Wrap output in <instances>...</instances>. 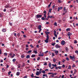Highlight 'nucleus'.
Returning <instances> with one entry per match:
<instances>
[{"instance_id": "49530a36", "label": "nucleus", "mask_w": 78, "mask_h": 78, "mask_svg": "<svg viewBox=\"0 0 78 78\" xmlns=\"http://www.w3.org/2000/svg\"><path fill=\"white\" fill-rule=\"evenodd\" d=\"M45 14H46V12H47L45 10H44V12H43Z\"/></svg>"}, {"instance_id": "f03ea898", "label": "nucleus", "mask_w": 78, "mask_h": 78, "mask_svg": "<svg viewBox=\"0 0 78 78\" xmlns=\"http://www.w3.org/2000/svg\"><path fill=\"white\" fill-rule=\"evenodd\" d=\"M66 44V42L64 40H62V41L61 42V44L62 45H64Z\"/></svg>"}, {"instance_id": "4468645a", "label": "nucleus", "mask_w": 78, "mask_h": 78, "mask_svg": "<svg viewBox=\"0 0 78 78\" xmlns=\"http://www.w3.org/2000/svg\"><path fill=\"white\" fill-rule=\"evenodd\" d=\"M34 53L35 54H37V51H36V50H34Z\"/></svg>"}, {"instance_id": "bb28decb", "label": "nucleus", "mask_w": 78, "mask_h": 78, "mask_svg": "<svg viewBox=\"0 0 78 78\" xmlns=\"http://www.w3.org/2000/svg\"><path fill=\"white\" fill-rule=\"evenodd\" d=\"M12 61H13V62H16V59L15 58H14L12 60Z\"/></svg>"}, {"instance_id": "8fccbe9b", "label": "nucleus", "mask_w": 78, "mask_h": 78, "mask_svg": "<svg viewBox=\"0 0 78 78\" xmlns=\"http://www.w3.org/2000/svg\"><path fill=\"white\" fill-rule=\"evenodd\" d=\"M60 7H58V11H59V10H60Z\"/></svg>"}, {"instance_id": "9b49d317", "label": "nucleus", "mask_w": 78, "mask_h": 78, "mask_svg": "<svg viewBox=\"0 0 78 78\" xmlns=\"http://www.w3.org/2000/svg\"><path fill=\"white\" fill-rule=\"evenodd\" d=\"M52 66L53 67H56L57 66L56 65V64H52Z\"/></svg>"}, {"instance_id": "5701e85b", "label": "nucleus", "mask_w": 78, "mask_h": 78, "mask_svg": "<svg viewBox=\"0 0 78 78\" xmlns=\"http://www.w3.org/2000/svg\"><path fill=\"white\" fill-rule=\"evenodd\" d=\"M2 31L3 32H6V29H2Z\"/></svg>"}, {"instance_id": "5fc2aeb1", "label": "nucleus", "mask_w": 78, "mask_h": 78, "mask_svg": "<svg viewBox=\"0 0 78 78\" xmlns=\"http://www.w3.org/2000/svg\"><path fill=\"white\" fill-rule=\"evenodd\" d=\"M77 43V41H75L74 42V44H76Z\"/></svg>"}, {"instance_id": "680f3d73", "label": "nucleus", "mask_w": 78, "mask_h": 78, "mask_svg": "<svg viewBox=\"0 0 78 78\" xmlns=\"http://www.w3.org/2000/svg\"><path fill=\"white\" fill-rule=\"evenodd\" d=\"M60 77H58V76H55V78H59Z\"/></svg>"}, {"instance_id": "ddd939ff", "label": "nucleus", "mask_w": 78, "mask_h": 78, "mask_svg": "<svg viewBox=\"0 0 78 78\" xmlns=\"http://www.w3.org/2000/svg\"><path fill=\"white\" fill-rule=\"evenodd\" d=\"M66 31H70V28H68L66 29Z\"/></svg>"}, {"instance_id": "a211bd4d", "label": "nucleus", "mask_w": 78, "mask_h": 78, "mask_svg": "<svg viewBox=\"0 0 78 78\" xmlns=\"http://www.w3.org/2000/svg\"><path fill=\"white\" fill-rule=\"evenodd\" d=\"M32 51L31 50H30L28 51L27 52V53H31V52Z\"/></svg>"}, {"instance_id": "c9c22d12", "label": "nucleus", "mask_w": 78, "mask_h": 78, "mask_svg": "<svg viewBox=\"0 0 78 78\" xmlns=\"http://www.w3.org/2000/svg\"><path fill=\"white\" fill-rule=\"evenodd\" d=\"M42 20H45V18H44V17H43L41 18Z\"/></svg>"}, {"instance_id": "052dcab7", "label": "nucleus", "mask_w": 78, "mask_h": 78, "mask_svg": "<svg viewBox=\"0 0 78 78\" xmlns=\"http://www.w3.org/2000/svg\"><path fill=\"white\" fill-rule=\"evenodd\" d=\"M53 73H48V75H50V74H53Z\"/></svg>"}, {"instance_id": "e433bc0d", "label": "nucleus", "mask_w": 78, "mask_h": 78, "mask_svg": "<svg viewBox=\"0 0 78 78\" xmlns=\"http://www.w3.org/2000/svg\"><path fill=\"white\" fill-rule=\"evenodd\" d=\"M54 35L55 36V37H57V36H58V35H57L56 34H54Z\"/></svg>"}, {"instance_id": "c756f323", "label": "nucleus", "mask_w": 78, "mask_h": 78, "mask_svg": "<svg viewBox=\"0 0 78 78\" xmlns=\"http://www.w3.org/2000/svg\"><path fill=\"white\" fill-rule=\"evenodd\" d=\"M55 44H56V43L54 42L53 44H51V45H52L53 46H54Z\"/></svg>"}, {"instance_id": "a19ab883", "label": "nucleus", "mask_w": 78, "mask_h": 78, "mask_svg": "<svg viewBox=\"0 0 78 78\" xmlns=\"http://www.w3.org/2000/svg\"><path fill=\"white\" fill-rule=\"evenodd\" d=\"M54 74L52 73L51 75V77L52 78H53L54 76Z\"/></svg>"}, {"instance_id": "69168bd1", "label": "nucleus", "mask_w": 78, "mask_h": 78, "mask_svg": "<svg viewBox=\"0 0 78 78\" xmlns=\"http://www.w3.org/2000/svg\"><path fill=\"white\" fill-rule=\"evenodd\" d=\"M23 37H27V36H26V35H23Z\"/></svg>"}, {"instance_id": "1a4fd4ad", "label": "nucleus", "mask_w": 78, "mask_h": 78, "mask_svg": "<svg viewBox=\"0 0 78 78\" xmlns=\"http://www.w3.org/2000/svg\"><path fill=\"white\" fill-rule=\"evenodd\" d=\"M42 54H40L38 55L39 56H44V53H42Z\"/></svg>"}, {"instance_id": "79ce46f5", "label": "nucleus", "mask_w": 78, "mask_h": 78, "mask_svg": "<svg viewBox=\"0 0 78 78\" xmlns=\"http://www.w3.org/2000/svg\"><path fill=\"white\" fill-rule=\"evenodd\" d=\"M44 66H47V62L44 63V64L43 65Z\"/></svg>"}, {"instance_id": "c03bdc74", "label": "nucleus", "mask_w": 78, "mask_h": 78, "mask_svg": "<svg viewBox=\"0 0 78 78\" xmlns=\"http://www.w3.org/2000/svg\"><path fill=\"white\" fill-rule=\"evenodd\" d=\"M53 74L55 76V75H57V73H53Z\"/></svg>"}, {"instance_id": "a878e982", "label": "nucleus", "mask_w": 78, "mask_h": 78, "mask_svg": "<svg viewBox=\"0 0 78 78\" xmlns=\"http://www.w3.org/2000/svg\"><path fill=\"white\" fill-rule=\"evenodd\" d=\"M35 57V55H32L31 56V58H34Z\"/></svg>"}, {"instance_id": "0eeeda50", "label": "nucleus", "mask_w": 78, "mask_h": 78, "mask_svg": "<svg viewBox=\"0 0 78 78\" xmlns=\"http://www.w3.org/2000/svg\"><path fill=\"white\" fill-rule=\"evenodd\" d=\"M5 8H9V5L8 4L6 5L5 6Z\"/></svg>"}, {"instance_id": "de8ad7c7", "label": "nucleus", "mask_w": 78, "mask_h": 78, "mask_svg": "<svg viewBox=\"0 0 78 78\" xmlns=\"http://www.w3.org/2000/svg\"><path fill=\"white\" fill-rule=\"evenodd\" d=\"M24 57H25V56L24 55H22L21 56V58H23Z\"/></svg>"}, {"instance_id": "774afa93", "label": "nucleus", "mask_w": 78, "mask_h": 78, "mask_svg": "<svg viewBox=\"0 0 78 78\" xmlns=\"http://www.w3.org/2000/svg\"><path fill=\"white\" fill-rule=\"evenodd\" d=\"M0 17H2V14H0Z\"/></svg>"}, {"instance_id": "603ef678", "label": "nucleus", "mask_w": 78, "mask_h": 78, "mask_svg": "<svg viewBox=\"0 0 78 78\" xmlns=\"http://www.w3.org/2000/svg\"><path fill=\"white\" fill-rule=\"evenodd\" d=\"M40 59V57H38L37 58V60L39 61Z\"/></svg>"}, {"instance_id": "37998d69", "label": "nucleus", "mask_w": 78, "mask_h": 78, "mask_svg": "<svg viewBox=\"0 0 78 78\" xmlns=\"http://www.w3.org/2000/svg\"><path fill=\"white\" fill-rule=\"evenodd\" d=\"M53 62H56V59H55V58L53 59Z\"/></svg>"}, {"instance_id": "20e7f679", "label": "nucleus", "mask_w": 78, "mask_h": 78, "mask_svg": "<svg viewBox=\"0 0 78 78\" xmlns=\"http://www.w3.org/2000/svg\"><path fill=\"white\" fill-rule=\"evenodd\" d=\"M36 17L37 18H41V17H42V15H37Z\"/></svg>"}, {"instance_id": "cd10ccee", "label": "nucleus", "mask_w": 78, "mask_h": 78, "mask_svg": "<svg viewBox=\"0 0 78 78\" xmlns=\"http://www.w3.org/2000/svg\"><path fill=\"white\" fill-rule=\"evenodd\" d=\"M75 53L78 55V51L76 50L75 51Z\"/></svg>"}, {"instance_id": "13d9d810", "label": "nucleus", "mask_w": 78, "mask_h": 78, "mask_svg": "<svg viewBox=\"0 0 78 78\" xmlns=\"http://www.w3.org/2000/svg\"><path fill=\"white\" fill-rule=\"evenodd\" d=\"M66 60L64 59H63V60L62 61L63 62H64V61H65Z\"/></svg>"}, {"instance_id": "4c0bfd02", "label": "nucleus", "mask_w": 78, "mask_h": 78, "mask_svg": "<svg viewBox=\"0 0 78 78\" xmlns=\"http://www.w3.org/2000/svg\"><path fill=\"white\" fill-rule=\"evenodd\" d=\"M17 36H20V34L19 33H18Z\"/></svg>"}, {"instance_id": "3c124183", "label": "nucleus", "mask_w": 78, "mask_h": 78, "mask_svg": "<svg viewBox=\"0 0 78 78\" xmlns=\"http://www.w3.org/2000/svg\"><path fill=\"white\" fill-rule=\"evenodd\" d=\"M54 34H56V32L55 30H54Z\"/></svg>"}, {"instance_id": "bf43d9fd", "label": "nucleus", "mask_w": 78, "mask_h": 78, "mask_svg": "<svg viewBox=\"0 0 78 78\" xmlns=\"http://www.w3.org/2000/svg\"><path fill=\"white\" fill-rule=\"evenodd\" d=\"M23 78H27V76H25L23 77Z\"/></svg>"}, {"instance_id": "c85d7f7f", "label": "nucleus", "mask_w": 78, "mask_h": 78, "mask_svg": "<svg viewBox=\"0 0 78 78\" xmlns=\"http://www.w3.org/2000/svg\"><path fill=\"white\" fill-rule=\"evenodd\" d=\"M51 10H52V9H49V12H51Z\"/></svg>"}, {"instance_id": "ea45409f", "label": "nucleus", "mask_w": 78, "mask_h": 78, "mask_svg": "<svg viewBox=\"0 0 78 78\" xmlns=\"http://www.w3.org/2000/svg\"><path fill=\"white\" fill-rule=\"evenodd\" d=\"M62 67H63V68H64V67H65V65H64V64H63L62 66Z\"/></svg>"}, {"instance_id": "338daca9", "label": "nucleus", "mask_w": 78, "mask_h": 78, "mask_svg": "<svg viewBox=\"0 0 78 78\" xmlns=\"http://www.w3.org/2000/svg\"><path fill=\"white\" fill-rule=\"evenodd\" d=\"M52 56H55V54H54V53H52Z\"/></svg>"}, {"instance_id": "9d476101", "label": "nucleus", "mask_w": 78, "mask_h": 78, "mask_svg": "<svg viewBox=\"0 0 78 78\" xmlns=\"http://www.w3.org/2000/svg\"><path fill=\"white\" fill-rule=\"evenodd\" d=\"M43 76L44 77L46 76L47 78H48V76H47V74H43Z\"/></svg>"}, {"instance_id": "58836bf2", "label": "nucleus", "mask_w": 78, "mask_h": 78, "mask_svg": "<svg viewBox=\"0 0 78 78\" xmlns=\"http://www.w3.org/2000/svg\"><path fill=\"white\" fill-rule=\"evenodd\" d=\"M55 53H56V54H58V51H55Z\"/></svg>"}, {"instance_id": "f257e3e1", "label": "nucleus", "mask_w": 78, "mask_h": 78, "mask_svg": "<svg viewBox=\"0 0 78 78\" xmlns=\"http://www.w3.org/2000/svg\"><path fill=\"white\" fill-rule=\"evenodd\" d=\"M47 38L46 39V40H44V41L46 43H48V39H49V36L48 35H47L46 36Z\"/></svg>"}, {"instance_id": "2eb2a0df", "label": "nucleus", "mask_w": 78, "mask_h": 78, "mask_svg": "<svg viewBox=\"0 0 78 78\" xmlns=\"http://www.w3.org/2000/svg\"><path fill=\"white\" fill-rule=\"evenodd\" d=\"M51 63H49V67L50 68H51Z\"/></svg>"}, {"instance_id": "473e14b6", "label": "nucleus", "mask_w": 78, "mask_h": 78, "mask_svg": "<svg viewBox=\"0 0 78 78\" xmlns=\"http://www.w3.org/2000/svg\"><path fill=\"white\" fill-rule=\"evenodd\" d=\"M54 25L57 26V23H56V22H55L54 24Z\"/></svg>"}, {"instance_id": "6ab92c4d", "label": "nucleus", "mask_w": 78, "mask_h": 78, "mask_svg": "<svg viewBox=\"0 0 78 78\" xmlns=\"http://www.w3.org/2000/svg\"><path fill=\"white\" fill-rule=\"evenodd\" d=\"M19 74H20V72H18L17 73L16 75H17V76H19Z\"/></svg>"}, {"instance_id": "4d7b16f0", "label": "nucleus", "mask_w": 78, "mask_h": 78, "mask_svg": "<svg viewBox=\"0 0 78 78\" xmlns=\"http://www.w3.org/2000/svg\"><path fill=\"white\" fill-rule=\"evenodd\" d=\"M48 52V51H47L46 52H44L45 54H46V53H47Z\"/></svg>"}, {"instance_id": "09e8293b", "label": "nucleus", "mask_w": 78, "mask_h": 78, "mask_svg": "<svg viewBox=\"0 0 78 78\" xmlns=\"http://www.w3.org/2000/svg\"><path fill=\"white\" fill-rule=\"evenodd\" d=\"M66 59L67 61H69V59L68 58H66Z\"/></svg>"}, {"instance_id": "6e6d98bb", "label": "nucleus", "mask_w": 78, "mask_h": 78, "mask_svg": "<svg viewBox=\"0 0 78 78\" xmlns=\"http://www.w3.org/2000/svg\"><path fill=\"white\" fill-rule=\"evenodd\" d=\"M53 17L54 18V16H50V18H53Z\"/></svg>"}, {"instance_id": "393cba45", "label": "nucleus", "mask_w": 78, "mask_h": 78, "mask_svg": "<svg viewBox=\"0 0 78 78\" xmlns=\"http://www.w3.org/2000/svg\"><path fill=\"white\" fill-rule=\"evenodd\" d=\"M71 69V66L70 65H69V66L68 67V68H67V69Z\"/></svg>"}, {"instance_id": "f704fd0d", "label": "nucleus", "mask_w": 78, "mask_h": 78, "mask_svg": "<svg viewBox=\"0 0 78 78\" xmlns=\"http://www.w3.org/2000/svg\"><path fill=\"white\" fill-rule=\"evenodd\" d=\"M62 68V66H59L58 67V68L59 69H61Z\"/></svg>"}, {"instance_id": "f8f14e48", "label": "nucleus", "mask_w": 78, "mask_h": 78, "mask_svg": "<svg viewBox=\"0 0 78 78\" xmlns=\"http://www.w3.org/2000/svg\"><path fill=\"white\" fill-rule=\"evenodd\" d=\"M75 58V56H74V55H73V58L72 59L73 60V61H74Z\"/></svg>"}, {"instance_id": "dca6fc26", "label": "nucleus", "mask_w": 78, "mask_h": 78, "mask_svg": "<svg viewBox=\"0 0 78 78\" xmlns=\"http://www.w3.org/2000/svg\"><path fill=\"white\" fill-rule=\"evenodd\" d=\"M30 55H28L26 56V58H30Z\"/></svg>"}, {"instance_id": "864d4df0", "label": "nucleus", "mask_w": 78, "mask_h": 78, "mask_svg": "<svg viewBox=\"0 0 78 78\" xmlns=\"http://www.w3.org/2000/svg\"><path fill=\"white\" fill-rule=\"evenodd\" d=\"M30 47H31L32 48H34V47L33 46V45L32 44L30 45Z\"/></svg>"}, {"instance_id": "0e129e2a", "label": "nucleus", "mask_w": 78, "mask_h": 78, "mask_svg": "<svg viewBox=\"0 0 78 78\" xmlns=\"http://www.w3.org/2000/svg\"><path fill=\"white\" fill-rule=\"evenodd\" d=\"M68 36H70V34H69V33L68 34Z\"/></svg>"}, {"instance_id": "e2e57ef3", "label": "nucleus", "mask_w": 78, "mask_h": 78, "mask_svg": "<svg viewBox=\"0 0 78 78\" xmlns=\"http://www.w3.org/2000/svg\"><path fill=\"white\" fill-rule=\"evenodd\" d=\"M34 77H35L36 78H39V77H37V76H34Z\"/></svg>"}, {"instance_id": "72a5a7b5", "label": "nucleus", "mask_w": 78, "mask_h": 78, "mask_svg": "<svg viewBox=\"0 0 78 78\" xmlns=\"http://www.w3.org/2000/svg\"><path fill=\"white\" fill-rule=\"evenodd\" d=\"M10 73H11V71H9V72H8V75H10Z\"/></svg>"}, {"instance_id": "412c9836", "label": "nucleus", "mask_w": 78, "mask_h": 78, "mask_svg": "<svg viewBox=\"0 0 78 78\" xmlns=\"http://www.w3.org/2000/svg\"><path fill=\"white\" fill-rule=\"evenodd\" d=\"M42 73H44V74H45L46 73V72L44 70H43L42 71Z\"/></svg>"}, {"instance_id": "b1692460", "label": "nucleus", "mask_w": 78, "mask_h": 78, "mask_svg": "<svg viewBox=\"0 0 78 78\" xmlns=\"http://www.w3.org/2000/svg\"><path fill=\"white\" fill-rule=\"evenodd\" d=\"M45 33L46 34L48 35V34H50V32H45Z\"/></svg>"}, {"instance_id": "f3484780", "label": "nucleus", "mask_w": 78, "mask_h": 78, "mask_svg": "<svg viewBox=\"0 0 78 78\" xmlns=\"http://www.w3.org/2000/svg\"><path fill=\"white\" fill-rule=\"evenodd\" d=\"M52 3V2H51L50 3V4H49V5H48V8H50V6H51V3Z\"/></svg>"}, {"instance_id": "a18cd8bd", "label": "nucleus", "mask_w": 78, "mask_h": 78, "mask_svg": "<svg viewBox=\"0 0 78 78\" xmlns=\"http://www.w3.org/2000/svg\"><path fill=\"white\" fill-rule=\"evenodd\" d=\"M66 7H64V8H63V11H66Z\"/></svg>"}, {"instance_id": "423d86ee", "label": "nucleus", "mask_w": 78, "mask_h": 78, "mask_svg": "<svg viewBox=\"0 0 78 78\" xmlns=\"http://www.w3.org/2000/svg\"><path fill=\"white\" fill-rule=\"evenodd\" d=\"M65 50L66 52H69V48H68L67 47H66L65 48Z\"/></svg>"}, {"instance_id": "4be33fe9", "label": "nucleus", "mask_w": 78, "mask_h": 78, "mask_svg": "<svg viewBox=\"0 0 78 78\" xmlns=\"http://www.w3.org/2000/svg\"><path fill=\"white\" fill-rule=\"evenodd\" d=\"M30 76H31V77H32V78H33V77H34V74H33V73H32L31 75Z\"/></svg>"}, {"instance_id": "7c9ffc66", "label": "nucleus", "mask_w": 78, "mask_h": 78, "mask_svg": "<svg viewBox=\"0 0 78 78\" xmlns=\"http://www.w3.org/2000/svg\"><path fill=\"white\" fill-rule=\"evenodd\" d=\"M4 54L5 56H7V55H8V53H4Z\"/></svg>"}, {"instance_id": "6e6552de", "label": "nucleus", "mask_w": 78, "mask_h": 78, "mask_svg": "<svg viewBox=\"0 0 78 78\" xmlns=\"http://www.w3.org/2000/svg\"><path fill=\"white\" fill-rule=\"evenodd\" d=\"M41 25H39V26H38V29H41Z\"/></svg>"}, {"instance_id": "39448f33", "label": "nucleus", "mask_w": 78, "mask_h": 78, "mask_svg": "<svg viewBox=\"0 0 78 78\" xmlns=\"http://www.w3.org/2000/svg\"><path fill=\"white\" fill-rule=\"evenodd\" d=\"M60 47L61 46L58 45V44H56L55 45V47L56 48H60Z\"/></svg>"}, {"instance_id": "aec40b11", "label": "nucleus", "mask_w": 78, "mask_h": 78, "mask_svg": "<svg viewBox=\"0 0 78 78\" xmlns=\"http://www.w3.org/2000/svg\"><path fill=\"white\" fill-rule=\"evenodd\" d=\"M2 71L3 72H5V69L4 68L2 69Z\"/></svg>"}, {"instance_id": "7ed1b4c3", "label": "nucleus", "mask_w": 78, "mask_h": 78, "mask_svg": "<svg viewBox=\"0 0 78 78\" xmlns=\"http://www.w3.org/2000/svg\"><path fill=\"white\" fill-rule=\"evenodd\" d=\"M42 73V72H38L37 71V73H36V75L37 76H39V74H41Z\"/></svg>"}, {"instance_id": "2f4dec72", "label": "nucleus", "mask_w": 78, "mask_h": 78, "mask_svg": "<svg viewBox=\"0 0 78 78\" xmlns=\"http://www.w3.org/2000/svg\"><path fill=\"white\" fill-rule=\"evenodd\" d=\"M69 57L71 59H72L73 57H73L71 55H70Z\"/></svg>"}]
</instances>
